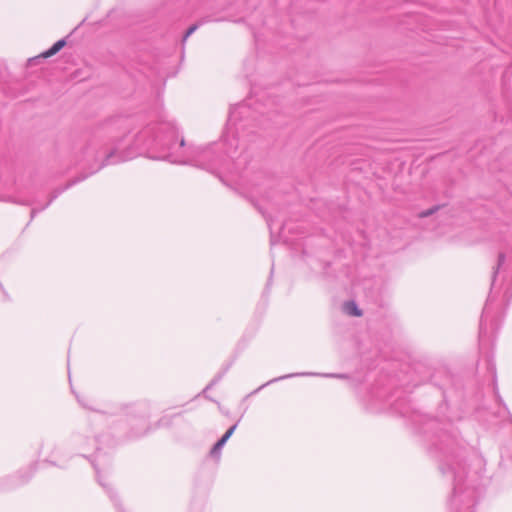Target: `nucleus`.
<instances>
[{
	"mask_svg": "<svg viewBox=\"0 0 512 512\" xmlns=\"http://www.w3.org/2000/svg\"><path fill=\"white\" fill-rule=\"evenodd\" d=\"M184 144H185V141L182 139L180 145L184 146Z\"/></svg>",
	"mask_w": 512,
	"mask_h": 512,
	"instance_id": "6e6552de",
	"label": "nucleus"
},
{
	"mask_svg": "<svg viewBox=\"0 0 512 512\" xmlns=\"http://www.w3.org/2000/svg\"><path fill=\"white\" fill-rule=\"evenodd\" d=\"M199 27V24L191 25L183 36L182 42H185L190 35H192Z\"/></svg>",
	"mask_w": 512,
	"mask_h": 512,
	"instance_id": "20e7f679",
	"label": "nucleus"
},
{
	"mask_svg": "<svg viewBox=\"0 0 512 512\" xmlns=\"http://www.w3.org/2000/svg\"><path fill=\"white\" fill-rule=\"evenodd\" d=\"M505 261V255L503 253H500L498 255V266H501ZM498 268H496V270L494 271V276H496V274L498 273Z\"/></svg>",
	"mask_w": 512,
	"mask_h": 512,
	"instance_id": "39448f33",
	"label": "nucleus"
},
{
	"mask_svg": "<svg viewBox=\"0 0 512 512\" xmlns=\"http://www.w3.org/2000/svg\"><path fill=\"white\" fill-rule=\"evenodd\" d=\"M236 429V425H233L230 427L225 434L214 444L213 448L211 449L210 453L212 456H216L219 454L220 450L224 446V444L227 442V440L231 437L234 430Z\"/></svg>",
	"mask_w": 512,
	"mask_h": 512,
	"instance_id": "f257e3e1",
	"label": "nucleus"
},
{
	"mask_svg": "<svg viewBox=\"0 0 512 512\" xmlns=\"http://www.w3.org/2000/svg\"><path fill=\"white\" fill-rule=\"evenodd\" d=\"M113 153H114V152H111L110 154H108V155H107V159H106L107 163L109 162V158H111V157H112Z\"/></svg>",
	"mask_w": 512,
	"mask_h": 512,
	"instance_id": "0eeeda50",
	"label": "nucleus"
},
{
	"mask_svg": "<svg viewBox=\"0 0 512 512\" xmlns=\"http://www.w3.org/2000/svg\"><path fill=\"white\" fill-rule=\"evenodd\" d=\"M438 208L434 207L420 213V217H428L432 215Z\"/></svg>",
	"mask_w": 512,
	"mask_h": 512,
	"instance_id": "423d86ee",
	"label": "nucleus"
},
{
	"mask_svg": "<svg viewBox=\"0 0 512 512\" xmlns=\"http://www.w3.org/2000/svg\"><path fill=\"white\" fill-rule=\"evenodd\" d=\"M66 45L65 39L58 40L53 44L51 48H49L47 51L43 52L39 57L41 58H49L56 53H58L64 46Z\"/></svg>",
	"mask_w": 512,
	"mask_h": 512,
	"instance_id": "f03ea898",
	"label": "nucleus"
},
{
	"mask_svg": "<svg viewBox=\"0 0 512 512\" xmlns=\"http://www.w3.org/2000/svg\"><path fill=\"white\" fill-rule=\"evenodd\" d=\"M346 308L351 315H354V316L362 315V311L357 307V305L354 302L347 303Z\"/></svg>",
	"mask_w": 512,
	"mask_h": 512,
	"instance_id": "7ed1b4c3",
	"label": "nucleus"
}]
</instances>
